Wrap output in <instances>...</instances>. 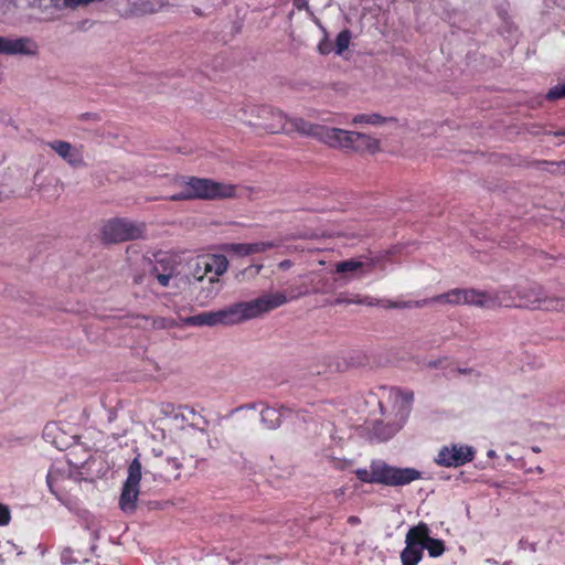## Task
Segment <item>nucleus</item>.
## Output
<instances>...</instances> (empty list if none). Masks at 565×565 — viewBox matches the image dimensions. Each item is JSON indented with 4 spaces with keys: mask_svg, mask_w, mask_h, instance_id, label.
Masks as SVG:
<instances>
[{
    "mask_svg": "<svg viewBox=\"0 0 565 565\" xmlns=\"http://www.w3.org/2000/svg\"><path fill=\"white\" fill-rule=\"evenodd\" d=\"M262 268H263L262 264L250 265V266L246 267L243 271H241V274H238V277L242 276L243 279L245 277H255L260 273Z\"/></svg>",
    "mask_w": 565,
    "mask_h": 565,
    "instance_id": "33",
    "label": "nucleus"
},
{
    "mask_svg": "<svg viewBox=\"0 0 565 565\" xmlns=\"http://www.w3.org/2000/svg\"><path fill=\"white\" fill-rule=\"evenodd\" d=\"M159 476L161 478H164V479H169L170 477H174L173 473L169 472V471H160L159 472Z\"/></svg>",
    "mask_w": 565,
    "mask_h": 565,
    "instance_id": "35",
    "label": "nucleus"
},
{
    "mask_svg": "<svg viewBox=\"0 0 565 565\" xmlns=\"http://www.w3.org/2000/svg\"><path fill=\"white\" fill-rule=\"evenodd\" d=\"M93 2H100V0H63L64 8H81L86 7Z\"/></svg>",
    "mask_w": 565,
    "mask_h": 565,
    "instance_id": "32",
    "label": "nucleus"
},
{
    "mask_svg": "<svg viewBox=\"0 0 565 565\" xmlns=\"http://www.w3.org/2000/svg\"><path fill=\"white\" fill-rule=\"evenodd\" d=\"M516 301L515 288L499 289L490 292V309L495 307L516 308Z\"/></svg>",
    "mask_w": 565,
    "mask_h": 565,
    "instance_id": "19",
    "label": "nucleus"
},
{
    "mask_svg": "<svg viewBox=\"0 0 565 565\" xmlns=\"http://www.w3.org/2000/svg\"><path fill=\"white\" fill-rule=\"evenodd\" d=\"M426 539V531L413 526L405 535V547L401 552V562L403 565H417L424 556L423 540Z\"/></svg>",
    "mask_w": 565,
    "mask_h": 565,
    "instance_id": "8",
    "label": "nucleus"
},
{
    "mask_svg": "<svg viewBox=\"0 0 565 565\" xmlns=\"http://www.w3.org/2000/svg\"><path fill=\"white\" fill-rule=\"evenodd\" d=\"M236 195V186L233 184L218 182L213 179L189 177L181 183V190L172 194L169 200L172 202L188 200H223L232 199Z\"/></svg>",
    "mask_w": 565,
    "mask_h": 565,
    "instance_id": "3",
    "label": "nucleus"
},
{
    "mask_svg": "<svg viewBox=\"0 0 565 565\" xmlns=\"http://www.w3.org/2000/svg\"><path fill=\"white\" fill-rule=\"evenodd\" d=\"M279 244L275 241L255 242V243H232L226 247L227 252L235 255L246 257L255 254H262L267 250L277 248Z\"/></svg>",
    "mask_w": 565,
    "mask_h": 565,
    "instance_id": "15",
    "label": "nucleus"
},
{
    "mask_svg": "<svg viewBox=\"0 0 565 565\" xmlns=\"http://www.w3.org/2000/svg\"><path fill=\"white\" fill-rule=\"evenodd\" d=\"M379 299L376 298H372V297H365L364 299H361L360 297H358L356 299H342V298H337L334 303L335 305H341V303H358V305H365V306H369L366 302L369 301H377Z\"/></svg>",
    "mask_w": 565,
    "mask_h": 565,
    "instance_id": "31",
    "label": "nucleus"
},
{
    "mask_svg": "<svg viewBox=\"0 0 565 565\" xmlns=\"http://www.w3.org/2000/svg\"><path fill=\"white\" fill-rule=\"evenodd\" d=\"M139 495V487L124 483V489L119 497V508L124 512H134Z\"/></svg>",
    "mask_w": 565,
    "mask_h": 565,
    "instance_id": "21",
    "label": "nucleus"
},
{
    "mask_svg": "<svg viewBox=\"0 0 565 565\" xmlns=\"http://www.w3.org/2000/svg\"><path fill=\"white\" fill-rule=\"evenodd\" d=\"M552 135L556 136V137H564L565 136V129L556 130V131L552 132Z\"/></svg>",
    "mask_w": 565,
    "mask_h": 565,
    "instance_id": "39",
    "label": "nucleus"
},
{
    "mask_svg": "<svg viewBox=\"0 0 565 565\" xmlns=\"http://www.w3.org/2000/svg\"><path fill=\"white\" fill-rule=\"evenodd\" d=\"M366 303L369 307H381L384 309H420L431 303L449 305V297L447 291L422 300H377Z\"/></svg>",
    "mask_w": 565,
    "mask_h": 565,
    "instance_id": "10",
    "label": "nucleus"
},
{
    "mask_svg": "<svg viewBox=\"0 0 565 565\" xmlns=\"http://www.w3.org/2000/svg\"><path fill=\"white\" fill-rule=\"evenodd\" d=\"M475 454V450L468 446H446L438 450L435 462L441 467H459L473 460Z\"/></svg>",
    "mask_w": 565,
    "mask_h": 565,
    "instance_id": "9",
    "label": "nucleus"
},
{
    "mask_svg": "<svg viewBox=\"0 0 565 565\" xmlns=\"http://www.w3.org/2000/svg\"><path fill=\"white\" fill-rule=\"evenodd\" d=\"M140 319L145 320L146 322L149 320H152V327L154 329H170L174 327V320L172 318L167 317H154L150 318L148 316H140Z\"/></svg>",
    "mask_w": 565,
    "mask_h": 565,
    "instance_id": "26",
    "label": "nucleus"
},
{
    "mask_svg": "<svg viewBox=\"0 0 565 565\" xmlns=\"http://www.w3.org/2000/svg\"><path fill=\"white\" fill-rule=\"evenodd\" d=\"M177 262L173 256L160 253L156 256V263L152 265L150 275L157 279L163 288L169 286L171 278L175 276Z\"/></svg>",
    "mask_w": 565,
    "mask_h": 565,
    "instance_id": "12",
    "label": "nucleus"
},
{
    "mask_svg": "<svg viewBox=\"0 0 565 565\" xmlns=\"http://www.w3.org/2000/svg\"><path fill=\"white\" fill-rule=\"evenodd\" d=\"M53 8H61V0H47Z\"/></svg>",
    "mask_w": 565,
    "mask_h": 565,
    "instance_id": "37",
    "label": "nucleus"
},
{
    "mask_svg": "<svg viewBox=\"0 0 565 565\" xmlns=\"http://www.w3.org/2000/svg\"><path fill=\"white\" fill-rule=\"evenodd\" d=\"M542 164H551V166H554L555 163L554 162H548V161H543Z\"/></svg>",
    "mask_w": 565,
    "mask_h": 565,
    "instance_id": "41",
    "label": "nucleus"
},
{
    "mask_svg": "<svg viewBox=\"0 0 565 565\" xmlns=\"http://www.w3.org/2000/svg\"><path fill=\"white\" fill-rule=\"evenodd\" d=\"M260 418L267 428H276L280 425L281 414L275 407H265L260 412Z\"/></svg>",
    "mask_w": 565,
    "mask_h": 565,
    "instance_id": "22",
    "label": "nucleus"
},
{
    "mask_svg": "<svg viewBox=\"0 0 565 565\" xmlns=\"http://www.w3.org/2000/svg\"><path fill=\"white\" fill-rule=\"evenodd\" d=\"M516 308L565 312V298L546 295L541 285L515 287Z\"/></svg>",
    "mask_w": 565,
    "mask_h": 565,
    "instance_id": "5",
    "label": "nucleus"
},
{
    "mask_svg": "<svg viewBox=\"0 0 565 565\" xmlns=\"http://www.w3.org/2000/svg\"><path fill=\"white\" fill-rule=\"evenodd\" d=\"M128 479L126 480L127 484L138 486L141 480V463L138 458H135L129 466L128 470Z\"/></svg>",
    "mask_w": 565,
    "mask_h": 565,
    "instance_id": "25",
    "label": "nucleus"
},
{
    "mask_svg": "<svg viewBox=\"0 0 565 565\" xmlns=\"http://www.w3.org/2000/svg\"><path fill=\"white\" fill-rule=\"evenodd\" d=\"M254 110L256 111L257 118L259 120L255 122L249 121V125L258 127L270 134H289L291 131H298L302 134L292 124L294 120H302L301 117L288 119L280 110H276L270 106H258L255 107Z\"/></svg>",
    "mask_w": 565,
    "mask_h": 565,
    "instance_id": "7",
    "label": "nucleus"
},
{
    "mask_svg": "<svg viewBox=\"0 0 565 565\" xmlns=\"http://www.w3.org/2000/svg\"><path fill=\"white\" fill-rule=\"evenodd\" d=\"M294 125L302 132V135L311 136L329 147L335 149H345L352 151L374 152L379 149V142L372 137L348 131L340 128L328 127L324 125H316L306 119H296Z\"/></svg>",
    "mask_w": 565,
    "mask_h": 565,
    "instance_id": "2",
    "label": "nucleus"
},
{
    "mask_svg": "<svg viewBox=\"0 0 565 565\" xmlns=\"http://www.w3.org/2000/svg\"><path fill=\"white\" fill-rule=\"evenodd\" d=\"M374 258H349L337 263L335 271L339 274H353L359 277L370 274L375 267Z\"/></svg>",
    "mask_w": 565,
    "mask_h": 565,
    "instance_id": "14",
    "label": "nucleus"
},
{
    "mask_svg": "<svg viewBox=\"0 0 565 565\" xmlns=\"http://www.w3.org/2000/svg\"><path fill=\"white\" fill-rule=\"evenodd\" d=\"M536 471H537L539 473H542V472H543V469H542L541 467H537V468H536Z\"/></svg>",
    "mask_w": 565,
    "mask_h": 565,
    "instance_id": "43",
    "label": "nucleus"
},
{
    "mask_svg": "<svg viewBox=\"0 0 565 565\" xmlns=\"http://www.w3.org/2000/svg\"><path fill=\"white\" fill-rule=\"evenodd\" d=\"M204 273L210 274L213 273L215 277H210V281L212 284L220 285L218 277L222 276L228 267V260L226 256L223 255H214L204 259L203 262Z\"/></svg>",
    "mask_w": 565,
    "mask_h": 565,
    "instance_id": "17",
    "label": "nucleus"
},
{
    "mask_svg": "<svg viewBox=\"0 0 565 565\" xmlns=\"http://www.w3.org/2000/svg\"><path fill=\"white\" fill-rule=\"evenodd\" d=\"M348 522L350 524H356V523L360 522V519L358 516H355V515H351V516H349Z\"/></svg>",
    "mask_w": 565,
    "mask_h": 565,
    "instance_id": "36",
    "label": "nucleus"
},
{
    "mask_svg": "<svg viewBox=\"0 0 565 565\" xmlns=\"http://www.w3.org/2000/svg\"><path fill=\"white\" fill-rule=\"evenodd\" d=\"M167 462H168V465H172L174 470H177L179 468V463L177 462L175 459H167Z\"/></svg>",
    "mask_w": 565,
    "mask_h": 565,
    "instance_id": "38",
    "label": "nucleus"
},
{
    "mask_svg": "<svg viewBox=\"0 0 565 565\" xmlns=\"http://www.w3.org/2000/svg\"><path fill=\"white\" fill-rule=\"evenodd\" d=\"M334 51V46L328 36H323L318 43V52L321 55H329Z\"/></svg>",
    "mask_w": 565,
    "mask_h": 565,
    "instance_id": "30",
    "label": "nucleus"
},
{
    "mask_svg": "<svg viewBox=\"0 0 565 565\" xmlns=\"http://www.w3.org/2000/svg\"><path fill=\"white\" fill-rule=\"evenodd\" d=\"M47 146L73 167H79L84 163L81 151L73 148L70 142L55 140L49 142Z\"/></svg>",
    "mask_w": 565,
    "mask_h": 565,
    "instance_id": "16",
    "label": "nucleus"
},
{
    "mask_svg": "<svg viewBox=\"0 0 565 565\" xmlns=\"http://www.w3.org/2000/svg\"><path fill=\"white\" fill-rule=\"evenodd\" d=\"M0 54L35 56L39 54V44L29 36L11 39L0 35Z\"/></svg>",
    "mask_w": 565,
    "mask_h": 565,
    "instance_id": "11",
    "label": "nucleus"
},
{
    "mask_svg": "<svg viewBox=\"0 0 565 565\" xmlns=\"http://www.w3.org/2000/svg\"><path fill=\"white\" fill-rule=\"evenodd\" d=\"M355 476L361 482L385 486H405L422 479V472L415 468H398L384 461H372L370 470L360 468Z\"/></svg>",
    "mask_w": 565,
    "mask_h": 565,
    "instance_id": "4",
    "label": "nucleus"
},
{
    "mask_svg": "<svg viewBox=\"0 0 565 565\" xmlns=\"http://www.w3.org/2000/svg\"><path fill=\"white\" fill-rule=\"evenodd\" d=\"M462 300L466 306L490 309V291L462 288Z\"/></svg>",
    "mask_w": 565,
    "mask_h": 565,
    "instance_id": "18",
    "label": "nucleus"
},
{
    "mask_svg": "<svg viewBox=\"0 0 565 565\" xmlns=\"http://www.w3.org/2000/svg\"><path fill=\"white\" fill-rule=\"evenodd\" d=\"M46 482L50 491L60 501H63L67 498V492L72 490V484L75 483L74 479L70 475H66L65 472L54 467L49 470Z\"/></svg>",
    "mask_w": 565,
    "mask_h": 565,
    "instance_id": "13",
    "label": "nucleus"
},
{
    "mask_svg": "<svg viewBox=\"0 0 565 565\" xmlns=\"http://www.w3.org/2000/svg\"><path fill=\"white\" fill-rule=\"evenodd\" d=\"M288 301L282 291L264 294L250 301L236 302L220 311H202L184 319L188 326H232L271 312Z\"/></svg>",
    "mask_w": 565,
    "mask_h": 565,
    "instance_id": "1",
    "label": "nucleus"
},
{
    "mask_svg": "<svg viewBox=\"0 0 565 565\" xmlns=\"http://www.w3.org/2000/svg\"><path fill=\"white\" fill-rule=\"evenodd\" d=\"M533 451H535L536 454H539L541 450H540V448L534 447V448H533Z\"/></svg>",
    "mask_w": 565,
    "mask_h": 565,
    "instance_id": "42",
    "label": "nucleus"
},
{
    "mask_svg": "<svg viewBox=\"0 0 565 565\" xmlns=\"http://www.w3.org/2000/svg\"><path fill=\"white\" fill-rule=\"evenodd\" d=\"M449 305L451 306H461L463 305L462 300V288H452L448 290Z\"/></svg>",
    "mask_w": 565,
    "mask_h": 565,
    "instance_id": "29",
    "label": "nucleus"
},
{
    "mask_svg": "<svg viewBox=\"0 0 565 565\" xmlns=\"http://www.w3.org/2000/svg\"><path fill=\"white\" fill-rule=\"evenodd\" d=\"M402 396L405 401H411L412 398H414V395L412 393H404L402 394Z\"/></svg>",
    "mask_w": 565,
    "mask_h": 565,
    "instance_id": "40",
    "label": "nucleus"
},
{
    "mask_svg": "<svg viewBox=\"0 0 565 565\" xmlns=\"http://www.w3.org/2000/svg\"><path fill=\"white\" fill-rule=\"evenodd\" d=\"M11 521V511L0 502V526L9 524Z\"/></svg>",
    "mask_w": 565,
    "mask_h": 565,
    "instance_id": "34",
    "label": "nucleus"
},
{
    "mask_svg": "<svg viewBox=\"0 0 565 565\" xmlns=\"http://www.w3.org/2000/svg\"><path fill=\"white\" fill-rule=\"evenodd\" d=\"M398 428V424H374L373 434L379 440H387Z\"/></svg>",
    "mask_w": 565,
    "mask_h": 565,
    "instance_id": "23",
    "label": "nucleus"
},
{
    "mask_svg": "<svg viewBox=\"0 0 565 565\" xmlns=\"http://www.w3.org/2000/svg\"><path fill=\"white\" fill-rule=\"evenodd\" d=\"M416 527L424 529L426 531V539L423 540L424 550H427L428 555L430 557H439L446 551L445 542L440 539L431 537L430 530L428 525L424 522H420L416 525Z\"/></svg>",
    "mask_w": 565,
    "mask_h": 565,
    "instance_id": "20",
    "label": "nucleus"
},
{
    "mask_svg": "<svg viewBox=\"0 0 565 565\" xmlns=\"http://www.w3.org/2000/svg\"><path fill=\"white\" fill-rule=\"evenodd\" d=\"M146 224L127 217H114L105 222L100 230L105 244H117L139 239L145 236Z\"/></svg>",
    "mask_w": 565,
    "mask_h": 565,
    "instance_id": "6",
    "label": "nucleus"
},
{
    "mask_svg": "<svg viewBox=\"0 0 565 565\" xmlns=\"http://www.w3.org/2000/svg\"><path fill=\"white\" fill-rule=\"evenodd\" d=\"M565 97V83L554 86L546 93L548 100H556Z\"/></svg>",
    "mask_w": 565,
    "mask_h": 565,
    "instance_id": "28",
    "label": "nucleus"
},
{
    "mask_svg": "<svg viewBox=\"0 0 565 565\" xmlns=\"http://www.w3.org/2000/svg\"><path fill=\"white\" fill-rule=\"evenodd\" d=\"M355 124H371V125H377L383 121V117L379 116L376 114L372 115H358L352 119Z\"/></svg>",
    "mask_w": 565,
    "mask_h": 565,
    "instance_id": "27",
    "label": "nucleus"
},
{
    "mask_svg": "<svg viewBox=\"0 0 565 565\" xmlns=\"http://www.w3.org/2000/svg\"><path fill=\"white\" fill-rule=\"evenodd\" d=\"M351 38H352L351 31L348 29H344L337 35L335 44H334V52L337 55H342L343 52L345 50H348V47L350 45Z\"/></svg>",
    "mask_w": 565,
    "mask_h": 565,
    "instance_id": "24",
    "label": "nucleus"
}]
</instances>
